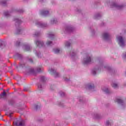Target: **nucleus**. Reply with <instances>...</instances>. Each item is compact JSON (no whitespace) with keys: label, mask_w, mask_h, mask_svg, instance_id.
<instances>
[{"label":"nucleus","mask_w":126,"mask_h":126,"mask_svg":"<svg viewBox=\"0 0 126 126\" xmlns=\"http://www.w3.org/2000/svg\"><path fill=\"white\" fill-rule=\"evenodd\" d=\"M118 40L119 41V44L121 47H125V41L123 39V37L122 36H118L117 37Z\"/></svg>","instance_id":"f257e3e1"},{"label":"nucleus","mask_w":126,"mask_h":126,"mask_svg":"<svg viewBox=\"0 0 126 126\" xmlns=\"http://www.w3.org/2000/svg\"><path fill=\"white\" fill-rule=\"evenodd\" d=\"M13 125L16 126H24V125H25V122H24V120H22L20 122H18V121H14L13 122Z\"/></svg>","instance_id":"f03ea898"},{"label":"nucleus","mask_w":126,"mask_h":126,"mask_svg":"<svg viewBox=\"0 0 126 126\" xmlns=\"http://www.w3.org/2000/svg\"><path fill=\"white\" fill-rule=\"evenodd\" d=\"M90 63H91V58L90 57H88L84 59V63L86 64Z\"/></svg>","instance_id":"7ed1b4c3"},{"label":"nucleus","mask_w":126,"mask_h":126,"mask_svg":"<svg viewBox=\"0 0 126 126\" xmlns=\"http://www.w3.org/2000/svg\"><path fill=\"white\" fill-rule=\"evenodd\" d=\"M36 44L38 47H43V45H44L43 41H37L36 42Z\"/></svg>","instance_id":"20e7f679"},{"label":"nucleus","mask_w":126,"mask_h":126,"mask_svg":"<svg viewBox=\"0 0 126 126\" xmlns=\"http://www.w3.org/2000/svg\"><path fill=\"white\" fill-rule=\"evenodd\" d=\"M115 102H117L118 103V104H121V105H124L125 104V102L119 98H117L115 100Z\"/></svg>","instance_id":"39448f33"},{"label":"nucleus","mask_w":126,"mask_h":126,"mask_svg":"<svg viewBox=\"0 0 126 126\" xmlns=\"http://www.w3.org/2000/svg\"><path fill=\"white\" fill-rule=\"evenodd\" d=\"M103 37L104 39H108L109 37H110V35H109V33H104L103 34Z\"/></svg>","instance_id":"423d86ee"},{"label":"nucleus","mask_w":126,"mask_h":126,"mask_svg":"<svg viewBox=\"0 0 126 126\" xmlns=\"http://www.w3.org/2000/svg\"><path fill=\"white\" fill-rule=\"evenodd\" d=\"M41 14L42 15H44L45 16H46V15H48V14H49V11H42L41 12Z\"/></svg>","instance_id":"0eeeda50"},{"label":"nucleus","mask_w":126,"mask_h":126,"mask_svg":"<svg viewBox=\"0 0 126 126\" xmlns=\"http://www.w3.org/2000/svg\"><path fill=\"white\" fill-rule=\"evenodd\" d=\"M24 48L26 50V51H30L31 50L30 46L29 45H25L24 46Z\"/></svg>","instance_id":"6e6552de"},{"label":"nucleus","mask_w":126,"mask_h":126,"mask_svg":"<svg viewBox=\"0 0 126 126\" xmlns=\"http://www.w3.org/2000/svg\"><path fill=\"white\" fill-rule=\"evenodd\" d=\"M1 98H4V97H6V94L5 92H3L0 95Z\"/></svg>","instance_id":"1a4fd4ad"},{"label":"nucleus","mask_w":126,"mask_h":126,"mask_svg":"<svg viewBox=\"0 0 126 126\" xmlns=\"http://www.w3.org/2000/svg\"><path fill=\"white\" fill-rule=\"evenodd\" d=\"M102 90L103 91L105 92V93H107V94L109 93V90L108 89V88H102Z\"/></svg>","instance_id":"9d476101"},{"label":"nucleus","mask_w":126,"mask_h":126,"mask_svg":"<svg viewBox=\"0 0 126 126\" xmlns=\"http://www.w3.org/2000/svg\"><path fill=\"white\" fill-rule=\"evenodd\" d=\"M54 52L55 54H59L60 53V49L59 48H57L54 49Z\"/></svg>","instance_id":"9b49d317"},{"label":"nucleus","mask_w":126,"mask_h":126,"mask_svg":"<svg viewBox=\"0 0 126 126\" xmlns=\"http://www.w3.org/2000/svg\"><path fill=\"white\" fill-rule=\"evenodd\" d=\"M37 25L40 26V27H45V25L44 24H42L41 23H38L37 24Z\"/></svg>","instance_id":"f8f14e48"},{"label":"nucleus","mask_w":126,"mask_h":126,"mask_svg":"<svg viewBox=\"0 0 126 126\" xmlns=\"http://www.w3.org/2000/svg\"><path fill=\"white\" fill-rule=\"evenodd\" d=\"M93 87H94V85H88V88H89V89H92V88H93Z\"/></svg>","instance_id":"ddd939ff"},{"label":"nucleus","mask_w":126,"mask_h":126,"mask_svg":"<svg viewBox=\"0 0 126 126\" xmlns=\"http://www.w3.org/2000/svg\"><path fill=\"white\" fill-rule=\"evenodd\" d=\"M113 5H114V6L117 7V8L118 9H120L122 7V6H118V5H117V4H116V3H114Z\"/></svg>","instance_id":"4468645a"},{"label":"nucleus","mask_w":126,"mask_h":126,"mask_svg":"<svg viewBox=\"0 0 126 126\" xmlns=\"http://www.w3.org/2000/svg\"><path fill=\"white\" fill-rule=\"evenodd\" d=\"M112 85V87H113L114 88H117L118 87V84L116 83H113Z\"/></svg>","instance_id":"2eb2a0df"},{"label":"nucleus","mask_w":126,"mask_h":126,"mask_svg":"<svg viewBox=\"0 0 126 126\" xmlns=\"http://www.w3.org/2000/svg\"><path fill=\"white\" fill-rule=\"evenodd\" d=\"M65 45L66 47H69L70 46V43L69 42H66Z\"/></svg>","instance_id":"dca6fc26"},{"label":"nucleus","mask_w":126,"mask_h":126,"mask_svg":"<svg viewBox=\"0 0 126 126\" xmlns=\"http://www.w3.org/2000/svg\"><path fill=\"white\" fill-rule=\"evenodd\" d=\"M53 43L52 42V41H47V42L46 43V45H47V46H50Z\"/></svg>","instance_id":"f3484780"},{"label":"nucleus","mask_w":126,"mask_h":126,"mask_svg":"<svg viewBox=\"0 0 126 126\" xmlns=\"http://www.w3.org/2000/svg\"><path fill=\"white\" fill-rule=\"evenodd\" d=\"M51 23H52V24H54L55 23H57V20L53 19L52 21H51Z\"/></svg>","instance_id":"a211bd4d"},{"label":"nucleus","mask_w":126,"mask_h":126,"mask_svg":"<svg viewBox=\"0 0 126 126\" xmlns=\"http://www.w3.org/2000/svg\"><path fill=\"white\" fill-rule=\"evenodd\" d=\"M15 21H16V22H17V23H20L21 22V21L18 19H15Z\"/></svg>","instance_id":"6ab92c4d"},{"label":"nucleus","mask_w":126,"mask_h":126,"mask_svg":"<svg viewBox=\"0 0 126 126\" xmlns=\"http://www.w3.org/2000/svg\"><path fill=\"white\" fill-rule=\"evenodd\" d=\"M5 16H8L9 15V12H6L4 13Z\"/></svg>","instance_id":"aec40b11"},{"label":"nucleus","mask_w":126,"mask_h":126,"mask_svg":"<svg viewBox=\"0 0 126 126\" xmlns=\"http://www.w3.org/2000/svg\"><path fill=\"white\" fill-rule=\"evenodd\" d=\"M59 75H60V74H59V73L56 72L55 73V77H59Z\"/></svg>","instance_id":"412c9836"},{"label":"nucleus","mask_w":126,"mask_h":126,"mask_svg":"<svg viewBox=\"0 0 126 126\" xmlns=\"http://www.w3.org/2000/svg\"><path fill=\"white\" fill-rule=\"evenodd\" d=\"M53 37H54V34L53 33H51L49 34V38H53Z\"/></svg>","instance_id":"4be33fe9"},{"label":"nucleus","mask_w":126,"mask_h":126,"mask_svg":"<svg viewBox=\"0 0 126 126\" xmlns=\"http://www.w3.org/2000/svg\"><path fill=\"white\" fill-rule=\"evenodd\" d=\"M72 31V28H69L68 29H67V31H68L69 32H71V31Z\"/></svg>","instance_id":"5701e85b"},{"label":"nucleus","mask_w":126,"mask_h":126,"mask_svg":"<svg viewBox=\"0 0 126 126\" xmlns=\"http://www.w3.org/2000/svg\"><path fill=\"white\" fill-rule=\"evenodd\" d=\"M41 69L43 70V69H41V67H38L37 68V71L38 72H40V71H41Z\"/></svg>","instance_id":"b1692460"},{"label":"nucleus","mask_w":126,"mask_h":126,"mask_svg":"<svg viewBox=\"0 0 126 126\" xmlns=\"http://www.w3.org/2000/svg\"><path fill=\"white\" fill-rule=\"evenodd\" d=\"M38 88H39V89H42V85H38Z\"/></svg>","instance_id":"393cba45"},{"label":"nucleus","mask_w":126,"mask_h":126,"mask_svg":"<svg viewBox=\"0 0 126 126\" xmlns=\"http://www.w3.org/2000/svg\"><path fill=\"white\" fill-rule=\"evenodd\" d=\"M93 74H94V75L96 74V70H93Z\"/></svg>","instance_id":"a878e982"},{"label":"nucleus","mask_w":126,"mask_h":126,"mask_svg":"<svg viewBox=\"0 0 126 126\" xmlns=\"http://www.w3.org/2000/svg\"><path fill=\"white\" fill-rule=\"evenodd\" d=\"M50 71L51 72H55L56 71H55V70H54V69H51Z\"/></svg>","instance_id":"bb28decb"},{"label":"nucleus","mask_w":126,"mask_h":126,"mask_svg":"<svg viewBox=\"0 0 126 126\" xmlns=\"http://www.w3.org/2000/svg\"><path fill=\"white\" fill-rule=\"evenodd\" d=\"M41 80H42V81L45 80V77L44 76L41 77Z\"/></svg>","instance_id":"cd10ccee"},{"label":"nucleus","mask_w":126,"mask_h":126,"mask_svg":"<svg viewBox=\"0 0 126 126\" xmlns=\"http://www.w3.org/2000/svg\"><path fill=\"white\" fill-rule=\"evenodd\" d=\"M61 96L64 95V93H63V94H61Z\"/></svg>","instance_id":"c85d7f7f"},{"label":"nucleus","mask_w":126,"mask_h":126,"mask_svg":"<svg viewBox=\"0 0 126 126\" xmlns=\"http://www.w3.org/2000/svg\"><path fill=\"white\" fill-rule=\"evenodd\" d=\"M124 58H126V53H125V55H124Z\"/></svg>","instance_id":"c756f323"},{"label":"nucleus","mask_w":126,"mask_h":126,"mask_svg":"<svg viewBox=\"0 0 126 126\" xmlns=\"http://www.w3.org/2000/svg\"><path fill=\"white\" fill-rule=\"evenodd\" d=\"M6 3V2L4 1L3 3H2V4H4V3Z\"/></svg>","instance_id":"7c9ffc66"},{"label":"nucleus","mask_w":126,"mask_h":126,"mask_svg":"<svg viewBox=\"0 0 126 126\" xmlns=\"http://www.w3.org/2000/svg\"><path fill=\"white\" fill-rule=\"evenodd\" d=\"M18 45H19V43H18Z\"/></svg>","instance_id":"2f4dec72"}]
</instances>
